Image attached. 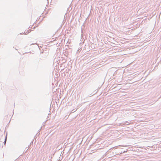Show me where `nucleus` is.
<instances>
[{
  "instance_id": "1",
  "label": "nucleus",
  "mask_w": 161,
  "mask_h": 161,
  "mask_svg": "<svg viewBox=\"0 0 161 161\" xmlns=\"http://www.w3.org/2000/svg\"><path fill=\"white\" fill-rule=\"evenodd\" d=\"M29 32H28V31H27L25 33V34H27L29 33Z\"/></svg>"
},
{
  "instance_id": "2",
  "label": "nucleus",
  "mask_w": 161,
  "mask_h": 161,
  "mask_svg": "<svg viewBox=\"0 0 161 161\" xmlns=\"http://www.w3.org/2000/svg\"><path fill=\"white\" fill-rule=\"evenodd\" d=\"M6 140H7V136H6L5 137V141H6Z\"/></svg>"
},
{
  "instance_id": "3",
  "label": "nucleus",
  "mask_w": 161,
  "mask_h": 161,
  "mask_svg": "<svg viewBox=\"0 0 161 161\" xmlns=\"http://www.w3.org/2000/svg\"><path fill=\"white\" fill-rule=\"evenodd\" d=\"M6 141H4V145H5V144H6Z\"/></svg>"
},
{
  "instance_id": "4",
  "label": "nucleus",
  "mask_w": 161,
  "mask_h": 161,
  "mask_svg": "<svg viewBox=\"0 0 161 161\" xmlns=\"http://www.w3.org/2000/svg\"><path fill=\"white\" fill-rule=\"evenodd\" d=\"M91 94H90V97H91Z\"/></svg>"
},
{
  "instance_id": "5",
  "label": "nucleus",
  "mask_w": 161,
  "mask_h": 161,
  "mask_svg": "<svg viewBox=\"0 0 161 161\" xmlns=\"http://www.w3.org/2000/svg\"><path fill=\"white\" fill-rule=\"evenodd\" d=\"M91 94H90V97H91Z\"/></svg>"
},
{
  "instance_id": "6",
  "label": "nucleus",
  "mask_w": 161,
  "mask_h": 161,
  "mask_svg": "<svg viewBox=\"0 0 161 161\" xmlns=\"http://www.w3.org/2000/svg\"><path fill=\"white\" fill-rule=\"evenodd\" d=\"M91 94H90V97H91Z\"/></svg>"
},
{
  "instance_id": "7",
  "label": "nucleus",
  "mask_w": 161,
  "mask_h": 161,
  "mask_svg": "<svg viewBox=\"0 0 161 161\" xmlns=\"http://www.w3.org/2000/svg\"><path fill=\"white\" fill-rule=\"evenodd\" d=\"M94 94H95L94 93V94H93L92 95H94Z\"/></svg>"
},
{
  "instance_id": "8",
  "label": "nucleus",
  "mask_w": 161,
  "mask_h": 161,
  "mask_svg": "<svg viewBox=\"0 0 161 161\" xmlns=\"http://www.w3.org/2000/svg\"><path fill=\"white\" fill-rule=\"evenodd\" d=\"M82 30H81V33H82Z\"/></svg>"
}]
</instances>
